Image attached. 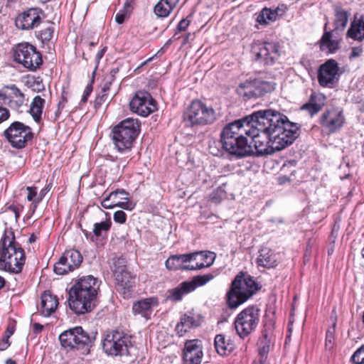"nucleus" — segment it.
<instances>
[{"mask_svg":"<svg viewBox=\"0 0 364 364\" xmlns=\"http://www.w3.org/2000/svg\"><path fill=\"white\" fill-rule=\"evenodd\" d=\"M0 101L11 109H18L24 104L25 96L16 85H7L0 89Z\"/></svg>","mask_w":364,"mask_h":364,"instance_id":"nucleus-19","label":"nucleus"},{"mask_svg":"<svg viewBox=\"0 0 364 364\" xmlns=\"http://www.w3.org/2000/svg\"><path fill=\"white\" fill-rule=\"evenodd\" d=\"M282 10L277 7L275 9L264 7L257 16V22L262 26H267L271 22L277 20L279 15H282L279 12Z\"/></svg>","mask_w":364,"mask_h":364,"instance_id":"nucleus-32","label":"nucleus"},{"mask_svg":"<svg viewBox=\"0 0 364 364\" xmlns=\"http://www.w3.org/2000/svg\"><path fill=\"white\" fill-rule=\"evenodd\" d=\"M25 262L24 250L16 241L14 232L6 229L0 240V270L19 274L23 270Z\"/></svg>","mask_w":364,"mask_h":364,"instance_id":"nucleus-4","label":"nucleus"},{"mask_svg":"<svg viewBox=\"0 0 364 364\" xmlns=\"http://www.w3.org/2000/svg\"><path fill=\"white\" fill-rule=\"evenodd\" d=\"M10 346L9 338L6 336L0 340V350H6Z\"/></svg>","mask_w":364,"mask_h":364,"instance_id":"nucleus-59","label":"nucleus"},{"mask_svg":"<svg viewBox=\"0 0 364 364\" xmlns=\"http://www.w3.org/2000/svg\"><path fill=\"white\" fill-rule=\"evenodd\" d=\"M259 311L260 309L259 308L252 306V318H257L260 316Z\"/></svg>","mask_w":364,"mask_h":364,"instance_id":"nucleus-63","label":"nucleus"},{"mask_svg":"<svg viewBox=\"0 0 364 364\" xmlns=\"http://www.w3.org/2000/svg\"><path fill=\"white\" fill-rule=\"evenodd\" d=\"M100 288V282L92 275L78 279L69 291V306L76 314L81 315L92 311Z\"/></svg>","mask_w":364,"mask_h":364,"instance_id":"nucleus-3","label":"nucleus"},{"mask_svg":"<svg viewBox=\"0 0 364 364\" xmlns=\"http://www.w3.org/2000/svg\"><path fill=\"white\" fill-rule=\"evenodd\" d=\"M363 47L362 46H355L351 48V52L349 55L350 59L357 58L360 57L363 53Z\"/></svg>","mask_w":364,"mask_h":364,"instance_id":"nucleus-51","label":"nucleus"},{"mask_svg":"<svg viewBox=\"0 0 364 364\" xmlns=\"http://www.w3.org/2000/svg\"><path fill=\"white\" fill-rule=\"evenodd\" d=\"M185 266L183 267L184 270H196V269H200V267H196L197 262L196 260L191 261V259H188V261L184 262Z\"/></svg>","mask_w":364,"mask_h":364,"instance_id":"nucleus-54","label":"nucleus"},{"mask_svg":"<svg viewBox=\"0 0 364 364\" xmlns=\"http://www.w3.org/2000/svg\"><path fill=\"white\" fill-rule=\"evenodd\" d=\"M54 27L52 25H49L46 28L42 29L40 33V36L43 42L50 41L53 36Z\"/></svg>","mask_w":364,"mask_h":364,"instance_id":"nucleus-43","label":"nucleus"},{"mask_svg":"<svg viewBox=\"0 0 364 364\" xmlns=\"http://www.w3.org/2000/svg\"><path fill=\"white\" fill-rule=\"evenodd\" d=\"M159 306V301L156 297H150L139 300L133 304L132 310L135 315H140L150 318L152 312Z\"/></svg>","mask_w":364,"mask_h":364,"instance_id":"nucleus-23","label":"nucleus"},{"mask_svg":"<svg viewBox=\"0 0 364 364\" xmlns=\"http://www.w3.org/2000/svg\"><path fill=\"white\" fill-rule=\"evenodd\" d=\"M28 83L30 84V87H32V89L33 90H36L38 92H39L41 90H44V85L42 83V80H39V77L37 79H35L34 77H33L32 82L30 81H28Z\"/></svg>","mask_w":364,"mask_h":364,"instance_id":"nucleus-49","label":"nucleus"},{"mask_svg":"<svg viewBox=\"0 0 364 364\" xmlns=\"http://www.w3.org/2000/svg\"><path fill=\"white\" fill-rule=\"evenodd\" d=\"M190 21L186 18H183L178 23L177 28L180 31H184L188 27Z\"/></svg>","mask_w":364,"mask_h":364,"instance_id":"nucleus-58","label":"nucleus"},{"mask_svg":"<svg viewBox=\"0 0 364 364\" xmlns=\"http://www.w3.org/2000/svg\"><path fill=\"white\" fill-rule=\"evenodd\" d=\"M58 305L56 296L49 292H45L41 296V312L43 316H50L55 312Z\"/></svg>","mask_w":364,"mask_h":364,"instance_id":"nucleus-28","label":"nucleus"},{"mask_svg":"<svg viewBox=\"0 0 364 364\" xmlns=\"http://www.w3.org/2000/svg\"><path fill=\"white\" fill-rule=\"evenodd\" d=\"M250 135V115L227 124L220 134L223 149L232 156L242 158L250 154V145L245 136Z\"/></svg>","mask_w":364,"mask_h":364,"instance_id":"nucleus-2","label":"nucleus"},{"mask_svg":"<svg viewBox=\"0 0 364 364\" xmlns=\"http://www.w3.org/2000/svg\"><path fill=\"white\" fill-rule=\"evenodd\" d=\"M252 54L255 61L264 65H272L278 57L277 46L272 43H254L252 45Z\"/></svg>","mask_w":364,"mask_h":364,"instance_id":"nucleus-17","label":"nucleus"},{"mask_svg":"<svg viewBox=\"0 0 364 364\" xmlns=\"http://www.w3.org/2000/svg\"><path fill=\"white\" fill-rule=\"evenodd\" d=\"M345 123V114L343 110L340 107H331L326 109L319 118V124L323 131L328 134H334L341 130Z\"/></svg>","mask_w":364,"mask_h":364,"instance_id":"nucleus-12","label":"nucleus"},{"mask_svg":"<svg viewBox=\"0 0 364 364\" xmlns=\"http://www.w3.org/2000/svg\"><path fill=\"white\" fill-rule=\"evenodd\" d=\"M93 82H94V80L92 79L90 81V82L86 86L85 91H84V94L81 99V102L85 103L87 101L88 97H90V94L92 92V90H93V86H92Z\"/></svg>","mask_w":364,"mask_h":364,"instance_id":"nucleus-50","label":"nucleus"},{"mask_svg":"<svg viewBox=\"0 0 364 364\" xmlns=\"http://www.w3.org/2000/svg\"><path fill=\"white\" fill-rule=\"evenodd\" d=\"M184 293L183 292L181 287L178 285L177 287L170 291L168 298L173 301H180Z\"/></svg>","mask_w":364,"mask_h":364,"instance_id":"nucleus-47","label":"nucleus"},{"mask_svg":"<svg viewBox=\"0 0 364 364\" xmlns=\"http://www.w3.org/2000/svg\"><path fill=\"white\" fill-rule=\"evenodd\" d=\"M10 116L8 109L0 106V123L7 120Z\"/></svg>","mask_w":364,"mask_h":364,"instance_id":"nucleus-55","label":"nucleus"},{"mask_svg":"<svg viewBox=\"0 0 364 364\" xmlns=\"http://www.w3.org/2000/svg\"><path fill=\"white\" fill-rule=\"evenodd\" d=\"M274 88L275 84L272 82L255 79L254 81H252V97L262 96L266 93L273 91Z\"/></svg>","mask_w":364,"mask_h":364,"instance_id":"nucleus-31","label":"nucleus"},{"mask_svg":"<svg viewBox=\"0 0 364 364\" xmlns=\"http://www.w3.org/2000/svg\"><path fill=\"white\" fill-rule=\"evenodd\" d=\"M102 348L106 354L112 356H127L134 348L132 337L119 330H112L107 333L103 340Z\"/></svg>","mask_w":364,"mask_h":364,"instance_id":"nucleus-7","label":"nucleus"},{"mask_svg":"<svg viewBox=\"0 0 364 364\" xmlns=\"http://www.w3.org/2000/svg\"><path fill=\"white\" fill-rule=\"evenodd\" d=\"M115 277L118 288L123 291L124 294L127 291H129L134 286V277L127 270L125 267L117 268L115 269Z\"/></svg>","mask_w":364,"mask_h":364,"instance_id":"nucleus-24","label":"nucleus"},{"mask_svg":"<svg viewBox=\"0 0 364 364\" xmlns=\"http://www.w3.org/2000/svg\"><path fill=\"white\" fill-rule=\"evenodd\" d=\"M199 325L200 320H181L176 326V331L180 336H182L192 327H196Z\"/></svg>","mask_w":364,"mask_h":364,"instance_id":"nucleus-37","label":"nucleus"},{"mask_svg":"<svg viewBox=\"0 0 364 364\" xmlns=\"http://www.w3.org/2000/svg\"><path fill=\"white\" fill-rule=\"evenodd\" d=\"M262 285L260 283L252 279V297L257 291L262 289Z\"/></svg>","mask_w":364,"mask_h":364,"instance_id":"nucleus-61","label":"nucleus"},{"mask_svg":"<svg viewBox=\"0 0 364 364\" xmlns=\"http://www.w3.org/2000/svg\"><path fill=\"white\" fill-rule=\"evenodd\" d=\"M250 297V275L239 272L231 283L226 294V302L229 308L235 309Z\"/></svg>","mask_w":364,"mask_h":364,"instance_id":"nucleus-8","label":"nucleus"},{"mask_svg":"<svg viewBox=\"0 0 364 364\" xmlns=\"http://www.w3.org/2000/svg\"><path fill=\"white\" fill-rule=\"evenodd\" d=\"M125 18V14L124 12H119L115 15V21L119 23L122 24L124 23Z\"/></svg>","mask_w":364,"mask_h":364,"instance_id":"nucleus-62","label":"nucleus"},{"mask_svg":"<svg viewBox=\"0 0 364 364\" xmlns=\"http://www.w3.org/2000/svg\"><path fill=\"white\" fill-rule=\"evenodd\" d=\"M256 120L262 129L269 132L270 142L277 151L291 145L299 136L300 126L276 110L262 109Z\"/></svg>","mask_w":364,"mask_h":364,"instance_id":"nucleus-1","label":"nucleus"},{"mask_svg":"<svg viewBox=\"0 0 364 364\" xmlns=\"http://www.w3.org/2000/svg\"><path fill=\"white\" fill-rule=\"evenodd\" d=\"M277 257L270 249L264 247L260 250L259 255L257 259V263L259 266L271 268L277 265Z\"/></svg>","mask_w":364,"mask_h":364,"instance_id":"nucleus-30","label":"nucleus"},{"mask_svg":"<svg viewBox=\"0 0 364 364\" xmlns=\"http://www.w3.org/2000/svg\"><path fill=\"white\" fill-rule=\"evenodd\" d=\"M43 12L38 8H31L19 14L15 21L17 28L22 30H29L37 27L41 21V14Z\"/></svg>","mask_w":364,"mask_h":364,"instance_id":"nucleus-20","label":"nucleus"},{"mask_svg":"<svg viewBox=\"0 0 364 364\" xmlns=\"http://www.w3.org/2000/svg\"><path fill=\"white\" fill-rule=\"evenodd\" d=\"M258 352L260 355V361L262 362L269 351V340L267 338V335H264L257 343Z\"/></svg>","mask_w":364,"mask_h":364,"instance_id":"nucleus-39","label":"nucleus"},{"mask_svg":"<svg viewBox=\"0 0 364 364\" xmlns=\"http://www.w3.org/2000/svg\"><path fill=\"white\" fill-rule=\"evenodd\" d=\"M45 102V100L38 95L36 96L31 102L30 113L36 122H38L41 118Z\"/></svg>","mask_w":364,"mask_h":364,"instance_id":"nucleus-36","label":"nucleus"},{"mask_svg":"<svg viewBox=\"0 0 364 364\" xmlns=\"http://www.w3.org/2000/svg\"><path fill=\"white\" fill-rule=\"evenodd\" d=\"M183 122L186 127H198L214 123L217 119L215 109L200 100H193L185 110Z\"/></svg>","mask_w":364,"mask_h":364,"instance_id":"nucleus-5","label":"nucleus"},{"mask_svg":"<svg viewBox=\"0 0 364 364\" xmlns=\"http://www.w3.org/2000/svg\"><path fill=\"white\" fill-rule=\"evenodd\" d=\"M129 193L124 189H117L112 191L101 202L102 206L105 209L119 207L124 210H132L135 204L128 198Z\"/></svg>","mask_w":364,"mask_h":364,"instance_id":"nucleus-18","label":"nucleus"},{"mask_svg":"<svg viewBox=\"0 0 364 364\" xmlns=\"http://www.w3.org/2000/svg\"><path fill=\"white\" fill-rule=\"evenodd\" d=\"M188 258L193 262L196 260V267H199L201 269L210 267L213 263L215 255L211 252H195L188 253Z\"/></svg>","mask_w":364,"mask_h":364,"instance_id":"nucleus-27","label":"nucleus"},{"mask_svg":"<svg viewBox=\"0 0 364 364\" xmlns=\"http://www.w3.org/2000/svg\"><path fill=\"white\" fill-rule=\"evenodd\" d=\"M203 357V347L200 340H189L185 343L183 353L184 364H201Z\"/></svg>","mask_w":364,"mask_h":364,"instance_id":"nucleus-21","label":"nucleus"},{"mask_svg":"<svg viewBox=\"0 0 364 364\" xmlns=\"http://www.w3.org/2000/svg\"><path fill=\"white\" fill-rule=\"evenodd\" d=\"M15 326H16L15 321L10 323L8 325L6 331V337L10 338L14 334V333L15 331Z\"/></svg>","mask_w":364,"mask_h":364,"instance_id":"nucleus-60","label":"nucleus"},{"mask_svg":"<svg viewBox=\"0 0 364 364\" xmlns=\"http://www.w3.org/2000/svg\"><path fill=\"white\" fill-rule=\"evenodd\" d=\"M339 67L338 63L333 59L323 63L318 70V82L322 87L332 88L339 80Z\"/></svg>","mask_w":364,"mask_h":364,"instance_id":"nucleus-15","label":"nucleus"},{"mask_svg":"<svg viewBox=\"0 0 364 364\" xmlns=\"http://www.w3.org/2000/svg\"><path fill=\"white\" fill-rule=\"evenodd\" d=\"M235 328L240 338H245L250 333V320H235Z\"/></svg>","mask_w":364,"mask_h":364,"instance_id":"nucleus-38","label":"nucleus"},{"mask_svg":"<svg viewBox=\"0 0 364 364\" xmlns=\"http://www.w3.org/2000/svg\"><path fill=\"white\" fill-rule=\"evenodd\" d=\"M215 348L220 355H226L234 350V345L230 340H227L224 335L218 334L214 340Z\"/></svg>","mask_w":364,"mask_h":364,"instance_id":"nucleus-33","label":"nucleus"},{"mask_svg":"<svg viewBox=\"0 0 364 364\" xmlns=\"http://www.w3.org/2000/svg\"><path fill=\"white\" fill-rule=\"evenodd\" d=\"M262 109L255 110L252 112V144L255 147V151L252 150V155L257 156L269 155L277 151L273 149L272 143L270 142L269 132L265 131L259 126L257 118Z\"/></svg>","mask_w":364,"mask_h":364,"instance_id":"nucleus-9","label":"nucleus"},{"mask_svg":"<svg viewBox=\"0 0 364 364\" xmlns=\"http://www.w3.org/2000/svg\"><path fill=\"white\" fill-rule=\"evenodd\" d=\"M236 92L245 100H249L250 98V81L246 80L245 82L240 83Z\"/></svg>","mask_w":364,"mask_h":364,"instance_id":"nucleus-40","label":"nucleus"},{"mask_svg":"<svg viewBox=\"0 0 364 364\" xmlns=\"http://www.w3.org/2000/svg\"><path fill=\"white\" fill-rule=\"evenodd\" d=\"M107 94L98 95L94 102V107L95 109H98L106 100Z\"/></svg>","mask_w":364,"mask_h":364,"instance_id":"nucleus-53","label":"nucleus"},{"mask_svg":"<svg viewBox=\"0 0 364 364\" xmlns=\"http://www.w3.org/2000/svg\"><path fill=\"white\" fill-rule=\"evenodd\" d=\"M180 0H160L154 6V12L159 18L168 16Z\"/></svg>","mask_w":364,"mask_h":364,"instance_id":"nucleus-29","label":"nucleus"},{"mask_svg":"<svg viewBox=\"0 0 364 364\" xmlns=\"http://www.w3.org/2000/svg\"><path fill=\"white\" fill-rule=\"evenodd\" d=\"M26 190L28 191V195H27L28 200L33 201L34 200H36V198H38L37 188L36 187L28 186L26 188Z\"/></svg>","mask_w":364,"mask_h":364,"instance_id":"nucleus-52","label":"nucleus"},{"mask_svg":"<svg viewBox=\"0 0 364 364\" xmlns=\"http://www.w3.org/2000/svg\"><path fill=\"white\" fill-rule=\"evenodd\" d=\"M113 218L114 222L124 224L127 221V215L123 210H117L114 213Z\"/></svg>","mask_w":364,"mask_h":364,"instance_id":"nucleus-48","label":"nucleus"},{"mask_svg":"<svg viewBox=\"0 0 364 364\" xmlns=\"http://www.w3.org/2000/svg\"><path fill=\"white\" fill-rule=\"evenodd\" d=\"M333 10H334V19H333L334 28L333 30L336 31V32H339V33H342L348 24L350 13L340 6H336L334 7Z\"/></svg>","mask_w":364,"mask_h":364,"instance_id":"nucleus-26","label":"nucleus"},{"mask_svg":"<svg viewBox=\"0 0 364 364\" xmlns=\"http://www.w3.org/2000/svg\"><path fill=\"white\" fill-rule=\"evenodd\" d=\"M31 328L35 333L38 334L43 330L44 326L39 323L31 322Z\"/></svg>","mask_w":364,"mask_h":364,"instance_id":"nucleus-57","label":"nucleus"},{"mask_svg":"<svg viewBox=\"0 0 364 364\" xmlns=\"http://www.w3.org/2000/svg\"><path fill=\"white\" fill-rule=\"evenodd\" d=\"M4 135L15 149H23L33 137L31 128L20 122H14L5 129Z\"/></svg>","mask_w":364,"mask_h":364,"instance_id":"nucleus-11","label":"nucleus"},{"mask_svg":"<svg viewBox=\"0 0 364 364\" xmlns=\"http://www.w3.org/2000/svg\"><path fill=\"white\" fill-rule=\"evenodd\" d=\"M14 60L31 71H36L43 64L41 53L28 43H21L16 46Z\"/></svg>","mask_w":364,"mask_h":364,"instance_id":"nucleus-10","label":"nucleus"},{"mask_svg":"<svg viewBox=\"0 0 364 364\" xmlns=\"http://www.w3.org/2000/svg\"><path fill=\"white\" fill-rule=\"evenodd\" d=\"M184 294H188L196 289V285L195 282H193V279L191 281H186L183 282L179 284Z\"/></svg>","mask_w":364,"mask_h":364,"instance_id":"nucleus-46","label":"nucleus"},{"mask_svg":"<svg viewBox=\"0 0 364 364\" xmlns=\"http://www.w3.org/2000/svg\"><path fill=\"white\" fill-rule=\"evenodd\" d=\"M325 97L323 95L313 93L311 95L309 101L302 106V109L309 110V113L313 115L321 110L324 105Z\"/></svg>","mask_w":364,"mask_h":364,"instance_id":"nucleus-34","label":"nucleus"},{"mask_svg":"<svg viewBox=\"0 0 364 364\" xmlns=\"http://www.w3.org/2000/svg\"><path fill=\"white\" fill-rule=\"evenodd\" d=\"M250 316V310L248 309H245L243 311H242L240 314L237 315L236 318L240 319L244 318L245 316Z\"/></svg>","mask_w":364,"mask_h":364,"instance_id":"nucleus-64","label":"nucleus"},{"mask_svg":"<svg viewBox=\"0 0 364 364\" xmlns=\"http://www.w3.org/2000/svg\"><path fill=\"white\" fill-rule=\"evenodd\" d=\"M346 36L354 41H362L364 39V16H355Z\"/></svg>","mask_w":364,"mask_h":364,"instance_id":"nucleus-25","label":"nucleus"},{"mask_svg":"<svg viewBox=\"0 0 364 364\" xmlns=\"http://www.w3.org/2000/svg\"><path fill=\"white\" fill-rule=\"evenodd\" d=\"M328 23L324 26V33L320 40V49L327 53H335L339 48L341 33L336 31H327Z\"/></svg>","mask_w":364,"mask_h":364,"instance_id":"nucleus-22","label":"nucleus"},{"mask_svg":"<svg viewBox=\"0 0 364 364\" xmlns=\"http://www.w3.org/2000/svg\"><path fill=\"white\" fill-rule=\"evenodd\" d=\"M188 254L174 255L170 256L166 261V267L169 270L183 269L186 264L184 262L188 261Z\"/></svg>","mask_w":364,"mask_h":364,"instance_id":"nucleus-35","label":"nucleus"},{"mask_svg":"<svg viewBox=\"0 0 364 364\" xmlns=\"http://www.w3.org/2000/svg\"><path fill=\"white\" fill-rule=\"evenodd\" d=\"M351 359L356 364H364V345L353 353Z\"/></svg>","mask_w":364,"mask_h":364,"instance_id":"nucleus-45","label":"nucleus"},{"mask_svg":"<svg viewBox=\"0 0 364 364\" xmlns=\"http://www.w3.org/2000/svg\"><path fill=\"white\" fill-rule=\"evenodd\" d=\"M112 223L110 220H107L101 223H96L94 225L93 232L94 235L97 237H100L102 235V232H107L110 227Z\"/></svg>","mask_w":364,"mask_h":364,"instance_id":"nucleus-41","label":"nucleus"},{"mask_svg":"<svg viewBox=\"0 0 364 364\" xmlns=\"http://www.w3.org/2000/svg\"><path fill=\"white\" fill-rule=\"evenodd\" d=\"M130 109L137 114L146 117L156 110V104L146 91H137L129 103Z\"/></svg>","mask_w":364,"mask_h":364,"instance_id":"nucleus-14","label":"nucleus"},{"mask_svg":"<svg viewBox=\"0 0 364 364\" xmlns=\"http://www.w3.org/2000/svg\"><path fill=\"white\" fill-rule=\"evenodd\" d=\"M59 340L63 347L70 350H79L89 343L90 338L81 326H77L62 333Z\"/></svg>","mask_w":364,"mask_h":364,"instance_id":"nucleus-13","label":"nucleus"},{"mask_svg":"<svg viewBox=\"0 0 364 364\" xmlns=\"http://www.w3.org/2000/svg\"><path fill=\"white\" fill-rule=\"evenodd\" d=\"M140 124L137 119L127 118L116 125L112 129V139L119 152L130 151L133 142L138 136Z\"/></svg>","mask_w":364,"mask_h":364,"instance_id":"nucleus-6","label":"nucleus"},{"mask_svg":"<svg viewBox=\"0 0 364 364\" xmlns=\"http://www.w3.org/2000/svg\"><path fill=\"white\" fill-rule=\"evenodd\" d=\"M7 210L11 211V213H14L15 219L17 221L20 215V208L17 205L11 204L8 206Z\"/></svg>","mask_w":364,"mask_h":364,"instance_id":"nucleus-56","label":"nucleus"},{"mask_svg":"<svg viewBox=\"0 0 364 364\" xmlns=\"http://www.w3.org/2000/svg\"><path fill=\"white\" fill-rule=\"evenodd\" d=\"M213 279V275L212 274H207L201 276L195 277L193 279V282H195L197 288L198 287H200L205 284L207 282H208Z\"/></svg>","mask_w":364,"mask_h":364,"instance_id":"nucleus-44","label":"nucleus"},{"mask_svg":"<svg viewBox=\"0 0 364 364\" xmlns=\"http://www.w3.org/2000/svg\"><path fill=\"white\" fill-rule=\"evenodd\" d=\"M82 262V256L76 250H66L54 265V272L59 275L65 274L77 269Z\"/></svg>","mask_w":364,"mask_h":364,"instance_id":"nucleus-16","label":"nucleus"},{"mask_svg":"<svg viewBox=\"0 0 364 364\" xmlns=\"http://www.w3.org/2000/svg\"><path fill=\"white\" fill-rule=\"evenodd\" d=\"M335 328L336 322H333L331 326L326 331L325 346L326 348L329 350H331L333 347Z\"/></svg>","mask_w":364,"mask_h":364,"instance_id":"nucleus-42","label":"nucleus"}]
</instances>
